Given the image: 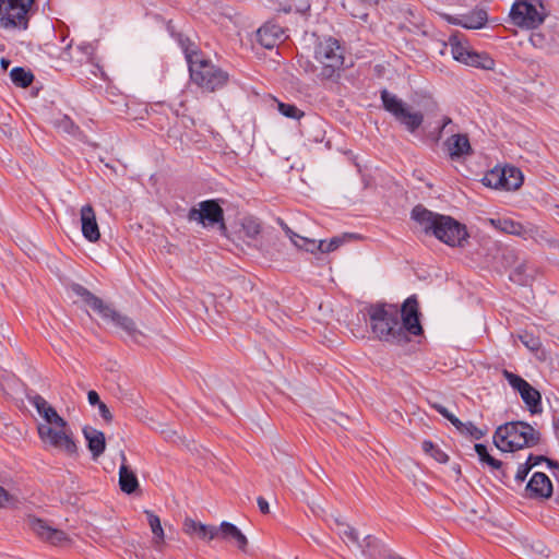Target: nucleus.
<instances>
[{
  "instance_id": "nucleus-1",
  "label": "nucleus",
  "mask_w": 559,
  "mask_h": 559,
  "mask_svg": "<svg viewBox=\"0 0 559 559\" xmlns=\"http://www.w3.org/2000/svg\"><path fill=\"white\" fill-rule=\"evenodd\" d=\"M370 329L374 336L393 345H405L411 335L419 336L424 330L419 321V304L415 295L405 299L402 307L378 302L367 309Z\"/></svg>"
},
{
  "instance_id": "nucleus-2",
  "label": "nucleus",
  "mask_w": 559,
  "mask_h": 559,
  "mask_svg": "<svg viewBox=\"0 0 559 559\" xmlns=\"http://www.w3.org/2000/svg\"><path fill=\"white\" fill-rule=\"evenodd\" d=\"M27 399L48 424L38 426L40 439L70 456L76 455L78 447L72 438L68 423L59 416L55 407L39 394L28 396Z\"/></svg>"
},
{
  "instance_id": "nucleus-3",
  "label": "nucleus",
  "mask_w": 559,
  "mask_h": 559,
  "mask_svg": "<svg viewBox=\"0 0 559 559\" xmlns=\"http://www.w3.org/2000/svg\"><path fill=\"white\" fill-rule=\"evenodd\" d=\"M411 216L426 235H433L448 246L462 247L468 237L465 225L451 216L433 213L421 204L412 210Z\"/></svg>"
},
{
  "instance_id": "nucleus-4",
  "label": "nucleus",
  "mask_w": 559,
  "mask_h": 559,
  "mask_svg": "<svg viewBox=\"0 0 559 559\" xmlns=\"http://www.w3.org/2000/svg\"><path fill=\"white\" fill-rule=\"evenodd\" d=\"M540 433L530 424L511 421L499 426L493 435L495 445L503 452H513L538 444Z\"/></svg>"
},
{
  "instance_id": "nucleus-5",
  "label": "nucleus",
  "mask_w": 559,
  "mask_h": 559,
  "mask_svg": "<svg viewBox=\"0 0 559 559\" xmlns=\"http://www.w3.org/2000/svg\"><path fill=\"white\" fill-rule=\"evenodd\" d=\"M71 290L80 296L94 311H96L104 320L110 321L115 326L120 328L131 338L138 341L142 336V332L136 329L134 321L120 312L116 311L111 306L105 304L99 297L95 296L87 288L80 284H72Z\"/></svg>"
},
{
  "instance_id": "nucleus-6",
  "label": "nucleus",
  "mask_w": 559,
  "mask_h": 559,
  "mask_svg": "<svg viewBox=\"0 0 559 559\" xmlns=\"http://www.w3.org/2000/svg\"><path fill=\"white\" fill-rule=\"evenodd\" d=\"M186 58L191 80L204 91L214 92L227 83V72L213 64L210 60L201 58L198 52L186 49Z\"/></svg>"
},
{
  "instance_id": "nucleus-7",
  "label": "nucleus",
  "mask_w": 559,
  "mask_h": 559,
  "mask_svg": "<svg viewBox=\"0 0 559 559\" xmlns=\"http://www.w3.org/2000/svg\"><path fill=\"white\" fill-rule=\"evenodd\" d=\"M314 60L319 64L318 76L321 80L337 79L344 66V49L336 39L324 38L314 48Z\"/></svg>"
},
{
  "instance_id": "nucleus-8",
  "label": "nucleus",
  "mask_w": 559,
  "mask_h": 559,
  "mask_svg": "<svg viewBox=\"0 0 559 559\" xmlns=\"http://www.w3.org/2000/svg\"><path fill=\"white\" fill-rule=\"evenodd\" d=\"M35 0H0V28L26 31Z\"/></svg>"
},
{
  "instance_id": "nucleus-9",
  "label": "nucleus",
  "mask_w": 559,
  "mask_h": 559,
  "mask_svg": "<svg viewBox=\"0 0 559 559\" xmlns=\"http://www.w3.org/2000/svg\"><path fill=\"white\" fill-rule=\"evenodd\" d=\"M383 108L390 112L408 132L415 133L424 122L420 111H412L411 107L388 90L381 91Z\"/></svg>"
},
{
  "instance_id": "nucleus-10",
  "label": "nucleus",
  "mask_w": 559,
  "mask_h": 559,
  "mask_svg": "<svg viewBox=\"0 0 559 559\" xmlns=\"http://www.w3.org/2000/svg\"><path fill=\"white\" fill-rule=\"evenodd\" d=\"M539 8L540 10L528 0L515 1L510 10V19L519 27L536 28L544 22L546 16L543 4L539 3Z\"/></svg>"
},
{
  "instance_id": "nucleus-11",
  "label": "nucleus",
  "mask_w": 559,
  "mask_h": 559,
  "mask_svg": "<svg viewBox=\"0 0 559 559\" xmlns=\"http://www.w3.org/2000/svg\"><path fill=\"white\" fill-rule=\"evenodd\" d=\"M190 222H198L205 226L219 224L222 234H225L227 227L224 223V210L217 200H205L198 204V207H191L187 215Z\"/></svg>"
},
{
  "instance_id": "nucleus-12",
  "label": "nucleus",
  "mask_w": 559,
  "mask_h": 559,
  "mask_svg": "<svg viewBox=\"0 0 559 559\" xmlns=\"http://www.w3.org/2000/svg\"><path fill=\"white\" fill-rule=\"evenodd\" d=\"M502 374L509 384L520 393L523 402L532 414L542 413V395L535 388L520 376L507 369L502 371Z\"/></svg>"
},
{
  "instance_id": "nucleus-13",
  "label": "nucleus",
  "mask_w": 559,
  "mask_h": 559,
  "mask_svg": "<svg viewBox=\"0 0 559 559\" xmlns=\"http://www.w3.org/2000/svg\"><path fill=\"white\" fill-rule=\"evenodd\" d=\"M32 531L43 540L55 546H60L68 542V536L63 531L49 526L45 521L32 518L28 521Z\"/></svg>"
},
{
  "instance_id": "nucleus-14",
  "label": "nucleus",
  "mask_w": 559,
  "mask_h": 559,
  "mask_svg": "<svg viewBox=\"0 0 559 559\" xmlns=\"http://www.w3.org/2000/svg\"><path fill=\"white\" fill-rule=\"evenodd\" d=\"M445 150L452 160H459L473 153L466 134L457 133L448 138L444 142Z\"/></svg>"
},
{
  "instance_id": "nucleus-15",
  "label": "nucleus",
  "mask_w": 559,
  "mask_h": 559,
  "mask_svg": "<svg viewBox=\"0 0 559 559\" xmlns=\"http://www.w3.org/2000/svg\"><path fill=\"white\" fill-rule=\"evenodd\" d=\"M340 535L348 547L354 546L360 549L362 555L370 557L372 556V554L369 550L372 544L376 543V538H373L372 536L368 535L364 538L362 542H360L356 530L346 524H341Z\"/></svg>"
},
{
  "instance_id": "nucleus-16",
  "label": "nucleus",
  "mask_w": 559,
  "mask_h": 559,
  "mask_svg": "<svg viewBox=\"0 0 559 559\" xmlns=\"http://www.w3.org/2000/svg\"><path fill=\"white\" fill-rule=\"evenodd\" d=\"M526 492L530 498H549L552 484L546 474L536 472L526 485Z\"/></svg>"
},
{
  "instance_id": "nucleus-17",
  "label": "nucleus",
  "mask_w": 559,
  "mask_h": 559,
  "mask_svg": "<svg viewBox=\"0 0 559 559\" xmlns=\"http://www.w3.org/2000/svg\"><path fill=\"white\" fill-rule=\"evenodd\" d=\"M82 234L91 242L99 239L100 233L96 222L95 211L92 205L86 204L81 209Z\"/></svg>"
},
{
  "instance_id": "nucleus-18",
  "label": "nucleus",
  "mask_w": 559,
  "mask_h": 559,
  "mask_svg": "<svg viewBox=\"0 0 559 559\" xmlns=\"http://www.w3.org/2000/svg\"><path fill=\"white\" fill-rule=\"evenodd\" d=\"M218 526L206 525L191 518H186L182 530L187 535H195L201 539L213 540L218 537Z\"/></svg>"
},
{
  "instance_id": "nucleus-19",
  "label": "nucleus",
  "mask_w": 559,
  "mask_h": 559,
  "mask_svg": "<svg viewBox=\"0 0 559 559\" xmlns=\"http://www.w3.org/2000/svg\"><path fill=\"white\" fill-rule=\"evenodd\" d=\"M258 41L265 48L271 49L277 43L285 39L284 31L280 25L266 23L257 32Z\"/></svg>"
},
{
  "instance_id": "nucleus-20",
  "label": "nucleus",
  "mask_w": 559,
  "mask_h": 559,
  "mask_svg": "<svg viewBox=\"0 0 559 559\" xmlns=\"http://www.w3.org/2000/svg\"><path fill=\"white\" fill-rule=\"evenodd\" d=\"M488 20L486 10L476 9L468 14L461 15L459 17H449L448 21L451 24L460 25L468 29H478L485 26Z\"/></svg>"
},
{
  "instance_id": "nucleus-21",
  "label": "nucleus",
  "mask_w": 559,
  "mask_h": 559,
  "mask_svg": "<svg viewBox=\"0 0 559 559\" xmlns=\"http://www.w3.org/2000/svg\"><path fill=\"white\" fill-rule=\"evenodd\" d=\"M120 456L119 486L121 491L131 495L139 488V480L135 473L127 465V457L123 451H121Z\"/></svg>"
},
{
  "instance_id": "nucleus-22",
  "label": "nucleus",
  "mask_w": 559,
  "mask_h": 559,
  "mask_svg": "<svg viewBox=\"0 0 559 559\" xmlns=\"http://www.w3.org/2000/svg\"><path fill=\"white\" fill-rule=\"evenodd\" d=\"M83 435L87 441V448L91 451L93 459L99 457L106 449L104 432L91 426H85L83 428Z\"/></svg>"
},
{
  "instance_id": "nucleus-23",
  "label": "nucleus",
  "mask_w": 559,
  "mask_h": 559,
  "mask_svg": "<svg viewBox=\"0 0 559 559\" xmlns=\"http://www.w3.org/2000/svg\"><path fill=\"white\" fill-rule=\"evenodd\" d=\"M500 185L499 189L507 191L516 190L523 183V175L521 170L513 166H506L499 170Z\"/></svg>"
},
{
  "instance_id": "nucleus-24",
  "label": "nucleus",
  "mask_w": 559,
  "mask_h": 559,
  "mask_svg": "<svg viewBox=\"0 0 559 559\" xmlns=\"http://www.w3.org/2000/svg\"><path fill=\"white\" fill-rule=\"evenodd\" d=\"M217 530L218 537L226 540L234 539L237 543L238 548L246 551L248 539L236 525L229 522H222Z\"/></svg>"
},
{
  "instance_id": "nucleus-25",
  "label": "nucleus",
  "mask_w": 559,
  "mask_h": 559,
  "mask_svg": "<svg viewBox=\"0 0 559 559\" xmlns=\"http://www.w3.org/2000/svg\"><path fill=\"white\" fill-rule=\"evenodd\" d=\"M475 451L479 457V461L488 464L492 469L498 471L502 477H507V468L503 463L488 453L487 447L483 443L475 444Z\"/></svg>"
},
{
  "instance_id": "nucleus-26",
  "label": "nucleus",
  "mask_w": 559,
  "mask_h": 559,
  "mask_svg": "<svg viewBox=\"0 0 559 559\" xmlns=\"http://www.w3.org/2000/svg\"><path fill=\"white\" fill-rule=\"evenodd\" d=\"M144 513L147 518L148 525L154 535V537H153L154 547L156 549H159L160 546L164 544V539H165V534H164V530L160 524V519L153 511L145 510Z\"/></svg>"
},
{
  "instance_id": "nucleus-27",
  "label": "nucleus",
  "mask_w": 559,
  "mask_h": 559,
  "mask_svg": "<svg viewBox=\"0 0 559 559\" xmlns=\"http://www.w3.org/2000/svg\"><path fill=\"white\" fill-rule=\"evenodd\" d=\"M489 223L498 230L506 234L520 235L523 231V226L509 218H490Z\"/></svg>"
},
{
  "instance_id": "nucleus-28",
  "label": "nucleus",
  "mask_w": 559,
  "mask_h": 559,
  "mask_svg": "<svg viewBox=\"0 0 559 559\" xmlns=\"http://www.w3.org/2000/svg\"><path fill=\"white\" fill-rule=\"evenodd\" d=\"M465 64L475 67V68H481L485 70H490L495 66L493 59H491L486 53H478L475 51H471L469 55H466Z\"/></svg>"
},
{
  "instance_id": "nucleus-29",
  "label": "nucleus",
  "mask_w": 559,
  "mask_h": 559,
  "mask_svg": "<svg viewBox=\"0 0 559 559\" xmlns=\"http://www.w3.org/2000/svg\"><path fill=\"white\" fill-rule=\"evenodd\" d=\"M10 76L12 82L19 87H27L34 80L33 73L21 67L13 68L10 72Z\"/></svg>"
},
{
  "instance_id": "nucleus-30",
  "label": "nucleus",
  "mask_w": 559,
  "mask_h": 559,
  "mask_svg": "<svg viewBox=\"0 0 559 559\" xmlns=\"http://www.w3.org/2000/svg\"><path fill=\"white\" fill-rule=\"evenodd\" d=\"M241 233L249 240H254L261 233V223L253 217H246L241 224Z\"/></svg>"
},
{
  "instance_id": "nucleus-31",
  "label": "nucleus",
  "mask_w": 559,
  "mask_h": 559,
  "mask_svg": "<svg viewBox=\"0 0 559 559\" xmlns=\"http://www.w3.org/2000/svg\"><path fill=\"white\" fill-rule=\"evenodd\" d=\"M286 233L294 242V245L300 249H305L309 252H314L318 249V245L314 240H309L307 238L300 237L293 233L288 227H286Z\"/></svg>"
},
{
  "instance_id": "nucleus-32",
  "label": "nucleus",
  "mask_w": 559,
  "mask_h": 559,
  "mask_svg": "<svg viewBox=\"0 0 559 559\" xmlns=\"http://www.w3.org/2000/svg\"><path fill=\"white\" fill-rule=\"evenodd\" d=\"M423 450L425 453L432 456L439 463H445L449 460V456L439 449L433 442L429 440H425L423 442Z\"/></svg>"
},
{
  "instance_id": "nucleus-33",
  "label": "nucleus",
  "mask_w": 559,
  "mask_h": 559,
  "mask_svg": "<svg viewBox=\"0 0 559 559\" xmlns=\"http://www.w3.org/2000/svg\"><path fill=\"white\" fill-rule=\"evenodd\" d=\"M277 108H278V111L287 118L299 120L304 116V112L294 104H287V103L280 102L277 104Z\"/></svg>"
},
{
  "instance_id": "nucleus-34",
  "label": "nucleus",
  "mask_w": 559,
  "mask_h": 559,
  "mask_svg": "<svg viewBox=\"0 0 559 559\" xmlns=\"http://www.w3.org/2000/svg\"><path fill=\"white\" fill-rule=\"evenodd\" d=\"M456 429L461 433L467 435V436L472 437L475 440L481 439L486 435V432H487V430H483V429L476 427L471 421L463 423V426H461L460 428H456Z\"/></svg>"
},
{
  "instance_id": "nucleus-35",
  "label": "nucleus",
  "mask_w": 559,
  "mask_h": 559,
  "mask_svg": "<svg viewBox=\"0 0 559 559\" xmlns=\"http://www.w3.org/2000/svg\"><path fill=\"white\" fill-rule=\"evenodd\" d=\"M450 44H451V53H452L453 58L456 61L464 63L465 59H466V55H469L471 50H468L462 44H460L457 41H453L452 38L450 39Z\"/></svg>"
},
{
  "instance_id": "nucleus-36",
  "label": "nucleus",
  "mask_w": 559,
  "mask_h": 559,
  "mask_svg": "<svg viewBox=\"0 0 559 559\" xmlns=\"http://www.w3.org/2000/svg\"><path fill=\"white\" fill-rule=\"evenodd\" d=\"M432 407L445 419H448L455 428L463 426V423L456 416L450 413L443 405L435 403L432 404Z\"/></svg>"
},
{
  "instance_id": "nucleus-37",
  "label": "nucleus",
  "mask_w": 559,
  "mask_h": 559,
  "mask_svg": "<svg viewBox=\"0 0 559 559\" xmlns=\"http://www.w3.org/2000/svg\"><path fill=\"white\" fill-rule=\"evenodd\" d=\"M432 407L445 419H448L455 428L463 426V423L456 416L450 413L443 405L435 403L432 404Z\"/></svg>"
},
{
  "instance_id": "nucleus-38",
  "label": "nucleus",
  "mask_w": 559,
  "mask_h": 559,
  "mask_svg": "<svg viewBox=\"0 0 559 559\" xmlns=\"http://www.w3.org/2000/svg\"><path fill=\"white\" fill-rule=\"evenodd\" d=\"M501 168L499 167H495L493 169H491L490 171H488L484 178H483V183L487 187H490V188H495V189H499V185H500V179L499 178V170Z\"/></svg>"
},
{
  "instance_id": "nucleus-39",
  "label": "nucleus",
  "mask_w": 559,
  "mask_h": 559,
  "mask_svg": "<svg viewBox=\"0 0 559 559\" xmlns=\"http://www.w3.org/2000/svg\"><path fill=\"white\" fill-rule=\"evenodd\" d=\"M520 340L531 350H537L540 346L539 338L528 333L520 335Z\"/></svg>"
},
{
  "instance_id": "nucleus-40",
  "label": "nucleus",
  "mask_w": 559,
  "mask_h": 559,
  "mask_svg": "<svg viewBox=\"0 0 559 559\" xmlns=\"http://www.w3.org/2000/svg\"><path fill=\"white\" fill-rule=\"evenodd\" d=\"M341 243H342V240L337 237H334L329 242L320 241L318 243V250H320L321 252H324V253L331 252V251L336 250Z\"/></svg>"
},
{
  "instance_id": "nucleus-41",
  "label": "nucleus",
  "mask_w": 559,
  "mask_h": 559,
  "mask_svg": "<svg viewBox=\"0 0 559 559\" xmlns=\"http://www.w3.org/2000/svg\"><path fill=\"white\" fill-rule=\"evenodd\" d=\"M532 467L533 464H527V462H525L524 464H520L515 474V480L518 483L524 481Z\"/></svg>"
},
{
  "instance_id": "nucleus-42",
  "label": "nucleus",
  "mask_w": 559,
  "mask_h": 559,
  "mask_svg": "<svg viewBox=\"0 0 559 559\" xmlns=\"http://www.w3.org/2000/svg\"><path fill=\"white\" fill-rule=\"evenodd\" d=\"M543 461H546L548 463V465L551 466V467H559V464L557 462H554V461H551V460H549V459H547V457H545L543 455H533V454H531L527 457V460H526L527 464H533V467L535 465L539 464Z\"/></svg>"
},
{
  "instance_id": "nucleus-43",
  "label": "nucleus",
  "mask_w": 559,
  "mask_h": 559,
  "mask_svg": "<svg viewBox=\"0 0 559 559\" xmlns=\"http://www.w3.org/2000/svg\"><path fill=\"white\" fill-rule=\"evenodd\" d=\"M98 409H99V414L100 416L107 421H111L112 420V415L109 411V408L107 407V405L105 403H99L98 405Z\"/></svg>"
},
{
  "instance_id": "nucleus-44",
  "label": "nucleus",
  "mask_w": 559,
  "mask_h": 559,
  "mask_svg": "<svg viewBox=\"0 0 559 559\" xmlns=\"http://www.w3.org/2000/svg\"><path fill=\"white\" fill-rule=\"evenodd\" d=\"M87 400H88V403H90L91 405H97V406H98V405H99V403H103V402L100 401V399H99L98 393H97L96 391H93V390L88 391V393H87Z\"/></svg>"
},
{
  "instance_id": "nucleus-45",
  "label": "nucleus",
  "mask_w": 559,
  "mask_h": 559,
  "mask_svg": "<svg viewBox=\"0 0 559 559\" xmlns=\"http://www.w3.org/2000/svg\"><path fill=\"white\" fill-rule=\"evenodd\" d=\"M257 502H258L260 511L263 514H266V513L270 512L269 503H267V501L263 497H259Z\"/></svg>"
},
{
  "instance_id": "nucleus-46",
  "label": "nucleus",
  "mask_w": 559,
  "mask_h": 559,
  "mask_svg": "<svg viewBox=\"0 0 559 559\" xmlns=\"http://www.w3.org/2000/svg\"><path fill=\"white\" fill-rule=\"evenodd\" d=\"M11 496L9 492L0 486V507H3L7 502L10 501Z\"/></svg>"
},
{
  "instance_id": "nucleus-47",
  "label": "nucleus",
  "mask_w": 559,
  "mask_h": 559,
  "mask_svg": "<svg viewBox=\"0 0 559 559\" xmlns=\"http://www.w3.org/2000/svg\"><path fill=\"white\" fill-rule=\"evenodd\" d=\"M452 122V119L450 117H443L442 118V124L438 129V134L436 136V140L438 141L441 136L442 131L447 128L448 124Z\"/></svg>"
},
{
  "instance_id": "nucleus-48",
  "label": "nucleus",
  "mask_w": 559,
  "mask_h": 559,
  "mask_svg": "<svg viewBox=\"0 0 559 559\" xmlns=\"http://www.w3.org/2000/svg\"><path fill=\"white\" fill-rule=\"evenodd\" d=\"M62 124L64 126V130L69 133H74V131L78 130V128L69 119H64Z\"/></svg>"
},
{
  "instance_id": "nucleus-49",
  "label": "nucleus",
  "mask_w": 559,
  "mask_h": 559,
  "mask_svg": "<svg viewBox=\"0 0 559 559\" xmlns=\"http://www.w3.org/2000/svg\"><path fill=\"white\" fill-rule=\"evenodd\" d=\"M382 559H405L401 557L400 555L389 552L382 557Z\"/></svg>"
},
{
  "instance_id": "nucleus-50",
  "label": "nucleus",
  "mask_w": 559,
  "mask_h": 559,
  "mask_svg": "<svg viewBox=\"0 0 559 559\" xmlns=\"http://www.w3.org/2000/svg\"><path fill=\"white\" fill-rule=\"evenodd\" d=\"M165 435H166V439L175 441V437L177 433H176V431H169V432H165Z\"/></svg>"
},
{
  "instance_id": "nucleus-51",
  "label": "nucleus",
  "mask_w": 559,
  "mask_h": 559,
  "mask_svg": "<svg viewBox=\"0 0 559 559\" xmlns=\"http://www.w3.org/2000/svg\"><path fill=\"white\" fill-rule=\"evenodd\" d=\"M540 40H542V37L539 35H533L531 37V41L533 43L534 46H536L537 43L540 41Z\"/></svg>"
},
{
  "instance_id": "nucleus-52",
  "label": "nucleus",
  "mask_w": 559,
  "mask_h": 559,
  "mask_svg": "<svg viewBox=\"0 0 559 559\" xmlns=\"http://www.w3.org/2000/svg\"><path fill=\"white\" fill-rule=\"evenodd\" d=\"M9 64H10L9 60H7L4 58L1 59V67H2L3 70H7Z\"/></svg>"
},
{
  "instance_id": "nucleus-53",
  "label": "nucleus",
  "mask_w": 559,
  "mask_h": 559,
  "mask_svg": "<svg viewBox=\"0 0 559 559\" xmlns=\"http://www.w3.org/2000/svg\"><path fill=\"white\" fill-rule=\"evenodd\" d=\"M82 50H84V52H87V50L91 48L90 46H85V47H80Z\"/></svg>"
},
{
  "instance_id": "nucleus-54",
  "label": "nucleus",
  "mask_w": 559,
  "mask_h": 559,
  "mask_svg": "<svg viewBox=\"0 0 559 559\" xmlns=\"http://www.w3.org/2000/svg\"><path fill=\"white\" fill-rule=\"evenodd\" d=\"M557 501H558V503H559V496L557 497Z\"/></svg>"
}]
</instances>
